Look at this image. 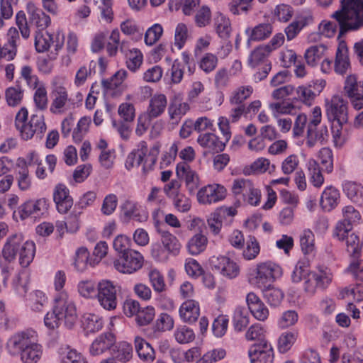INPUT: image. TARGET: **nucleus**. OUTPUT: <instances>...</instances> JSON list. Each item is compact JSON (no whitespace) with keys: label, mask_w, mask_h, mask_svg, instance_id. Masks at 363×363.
<instances>
[{"label":"nucleus","mask_w":363,"mask_h":363,"mask_svg":"<svg viewBox=\"0 0 363 363\" xmlns=\"http://www.w3.org/2000/svg\"><path fill=\"white\" fill-rule=\"evenodd\" d=\"M7 347L11 354L20 355L23 363H37L43 354L38 334L30 328L13 335L8 341Z\"/></svg>","instance_id":"1"},{"label":"nucleus","mask_w":363,"mask_h":363,"mask_svg":"<svg viewBox=\"0 0 363 363\" xmlns=\"http://www.w3.org/2000/svg\"><path fill=\"white\" fill-rule=\"evenodd\" d=\"M52 311L47 313L44 318L46 327L55 329L60 325L72 329L78 318L77 307L72 298L65 291L57 293L54 299Z\"/></svg>","instance_id":"2"},{"label":"nucleus","mask_w":363,"mask_h":363,"mask_svg":"<svg viewBox=\"0 0 363 363\" xmlns=\"http://www.w3.org/2000/svg\"><path fill=\"white\" fill-rule=\"evenodd\" d=\"M340 26V34L363 28V0H340V9L332 14Z\"/></svg>","instance_id":"3"},{"label":"nucleus","mask_w":363,"mask_h":363,"mask_svg":"<svg viewBox=\"0 0 363 363\" xmlns=\"http://www.w3.org/2000/svg\"><path fill=\"white\" fill-rule=\"evenodd\" d=\"M35 252V245L32 241H24L21 233L9 236L3 248L4 257L11 262L19 255V264L23 267H27L33 261Z\"/></svg>","instance_id":"4"},{"label":"nucleus","mask_w":363,"mask_h":363,"mask_svg":"<svg viewBox=\"0 0 363 363\" xmlns=\"http://www.w3.org/2000/svg\"><path fill=\"white\" fill-rule=\"evenodd\" d=\"M321 109L318 106L313 108L307 126L306 144L308 147H313L317 143L324 145L329 138L328 129L326 125L318 127L321 122Z\"/></svg>","instance_id":"5"},{"label":"nucleus","mask_w":363,"mask_h":363,"mask_svg":"<svg viewBox=\"0 0 363 363\" xmlns=\"http://www.w3.org/2000/svg\"><path fill=\"white\" fill-rule=\"evenodd\" d=\"M64 84L65 78L62 77H55L52 80L50 111L53 114H62L69 108L70 99Z\"/></svg>","instance_id":"6"},{"label":"nucleus","mask_w":363,"mask_h":363,"mask_svg":"<svg viewBox=\"0 0 363 363\" xmlns=\"http://www.w3.org/2000/svg\"><path fill=\"white\" fill-rule=\"evenodd\" d=\"M120 286L109 280H101L97 284L96 298L106 311H114L118 306V293Z\"/></svg>","instance_id":"7"},{"label":"nucleus","mask_w":363,"mask_h":363,"mask_svg":"<svg viewBox=\"0 0 363 363\" xmlns=\"http://www.w3.org/2000/svg\"><path fill=\"white\" fill-rule=\"evenodd\" d=\"M282 275L281 267L272 261L259 262L256 265L255 283L259 288H265Z\"/></svg>","instance_id":"8"},{"label":"nucleus","mask_w":363,"mask_h":363,"mask_svg":"<svg viewBox=\"0 0 363 363\" xmlns=\"http://www.w3.org/2000/svg\"><path fill=\"white\" fill-rule=\"evenodd\" d=\"M65 41L64 34L58 31L52 35L50 33L43 30H38L35 35V47L38 52H44L48 51L52 46L54 47L55 53L53 58L58 54V52L62 48Z\"/></svg>","instance_id":"9"},{"label":"nucleus","mask_w":363,"mask_h":363,"mask_svg":"<svg viewBox=\"0 0 363 363\" xmlns=\"http://www.w3.org/2000/svg\"><path fill=\"white\" fill-rule=\"evenodd\" d=\"M143 256L136 250H130L124 255H118L113 261L114 268L121 273L133 274L143 265Z\"/></svg>","instance_id":"10"},{"label":"nucleus","mask_w":363,"mask_h":363,"mask_svg":"<svg viewBox=\"0 0 363 363\" xmlns=\"http://www.w3.org/2000/svg\"><path fill=\"white\" fill-rule=\"evenodd\" d=\"M343 91L354 108L359 110L363 108V82L359 81L355 74L346 77Z\"/></svg>","instance_id":"11"},{"label":"nucleus","mask_w":363,"mask_h":363,"mask_svg":"<svg viewBox=\"0 0 363 363\" xmlns=\"http://www.w3.org/2000/svg\"><path fill=\"white\" fill-rule=\"evenodd\" d=\"M343 220L339 221L334 231V236L341 240L345 238L352 228V225L360 219L359 213L352 206H347L342 209Z\"/></svg>","instance_id":"12"},{"label":"nucleus","mask_w":363,"mask_h":363,"mask_svg":"<svg viewBox=\"0 0 363 363\" xmlns=\"http://www.w3.org/2000/svg\"><path fill=\"white\" fill-rule=\"evenodd\" d=\"M210 263L213 269L228 279H234L240 274V267L226 256L212 257Z\"/></svg>","instance_id":"13"},{"label":"nucleus","mask_w":363,"mask_h":363,"mask_svg":"<svg viewBox=\"0 0 363 363\" xmlns=\"http://www.w3.org/2000/svg\"><path fill=\"white\" fill-rule=\"evenodd\" d=\"M251 363H273L274 350L268 341L253 344L248 350Z\"/></svg>","instance_id":"14"},{"label":"nucleus","mask_w":363,"mask_h":363,"mask_svg":"<svg viewBox=\"0 0 363 363\" xmlns=\"http://www.w3.org/2000/svg\"><path fill=\"white\" fill-rule=\"evenodd\" d=\"M46 129L44 116L43 115L33 114L20 132L21 136L25 140L31 139L34 135H35L37 139L41 140Z\"/></svg>","instance_id":"15"},{"label":"nucleus","mask_w":363,"mask_h":363,"mask_svg":"<svg viewBox=\"0 0 363 363\" xmlns=\"http://www.w3.org/2000/svg\"><path fill=\"white\" fill-rule=\"evenodd\" d=\"M327 114L328 118L336 121L340 127L347 122V106L341 96H333L330 103L327 105Z\"/></svg>","instance_id":"16"},{"label":"nucleus","mask_w":363,"mask_h":363,"mask_svg":"<svg viewBox=\"0 0 363 363\" xmlns=\"http://www.w3.org/2000/svg\"><path fill=\"white\" fill-rule=\"evenodd\" d=\"M226 190L223 186L213 184L201 188L197 193V199L200 203L211 204L223 200L225 197Z\"/></svg>","instance_id":"17"},{"label":"nucleus","mask_w":363,"mask_h":363,"mask_svg":"<svg viewBox=\"0 0 363 363\" xmlns=\"http://www.w3.org/2000/svg\"><path fill=\"white\" fill-rule=\"evenodd\" d=\"M48 206V200L45 198L28 200L21 206L19 214L21 219H26L30 216L37 217L45 213Z\"/></svg>","instance_id":"18"},{"label":"nucleus","mask_w":363,"mask_h":363,"mask_svg":"<svg viewBox=\"0 0 363 363\" xmlns=\"http://www.w3.org/2000/svg\"><path fill=\"white\" fill-rule=\"evenodd\" d=\"M116 342V337L112 333H104L92 342L89 347V352L92 356L102 354L107 350H113Z\"/></svg>","instance_id":"19"},{"label":"nucleus","mask_w":363,"mask_h":363,"mask_svg":"<svg viewBox=\"0 0 363 363\" xmlns=\"http://www.w3.org/2000/svg\"><path fill=\"white\" fill-rule=\"evenodd\" d=\"M176 172L178 177L184 180L189 194H193L199 186V177L197 173L185 162L177 164Z\"/></svg>","instance_id":"20"},{"label":"nucleus","mask_w":363,"mask_h":363,"mask_svg":"<svg viewBox=\"0 0 363 363\" xmlns=\"http://www.w3.org/2000/svg\"><path fill=\"white\" fill-rule=\"evenodd\" d=\"M53 199L60 213H66L73 206V199L68 188L62 184H57L53 192Z\"/></svg>","instance_id":"21"},{"label":"nucleus","mask_w":363,"mask_h":363,"mask_svg":"<svg viewBox=\"0 0 363 363\" xmlns=\"http://www.w3.org/2000/svg\"><path fill=\"white\" fill-rule=\"evenodd\" d=\"M235 214V209L233 207H220L212 213L207 220L208 225L215 235L219 233L224 220Z\"/></svg>","instance_id":"22"},{"label":"nucleus","mask_w":363,"mask_h":363,"mask_svg":"<svg viewBox=\"0 0 363 363\" xmlns=\"http://www.w3.org/2000/svg\"><path fill=\"white\" fill-rule=\"evenodd\" d=\"M333 67L335 72L340 75L346 74L350 69L349 50L345 41L340 42L338 45Z\"/></svg>","instance_id":"23"},{"label":"nucleus","mask_w":363,"mask_h":363,"mask_svg":"<svg viewBox=\"0 0 363 363\" xmlns=\"http://www.w3.org/2000/svg\"><path fill=\"white\" fill-rule=\"evenodd\" d=\"M246 302L252 315L260 321H264L269 316V310L262 300L253 292L247 294Z\"/></svg>","instance_id":"24"},{"label":"nucleus","mask_w":363,"mask_h":363,"mask_svg":"<svg viewBox=\"0 0 363 363\" xmlns=\"http://www.w3.org/2000/svg\"><path fill=\"white\" fill-rule=\"evenodd\" d=\"M189 110V104L183 101L180 96H174L170 99L168 114L170 120L174 123H178Z\"/></svg>","instance_id":"25"},{"label":"nucleus","mask_w":363,"mask_h":363,"mask_svg":"<svg viewBox=\"0 0 363 363\" xmlns=\"http://www.w3.org/2000/svg\"><path fill=\"white\" fill-rule=\"evenodd\" d=\"M27 8L30 23L34 24L39 30H43L50 26V17L41 9L36 7L33 3H28Z\"/></svg>","instance_id":"26"},{"label":"nucleus","mask_w":363,"mask_h":363,"mask_svg":"<svg viewBox=\"0 0 363 363\" xmlns=\"http://www.w3.org/2000/svg\"><path fill=\"white\" fill-rule=\"evenodd\" d=\"M134 345L140 360L147 363H152L155 360V350L144 338L136 336L134 339Z\"/></svg>","instance_id":"27"},{"label":"nucleus","mask_w":363,"mask_h":363,"mask_svg":"<svg viewBox=\"0 0 363 363\" xmlns=\"http://www.w3.org/2000/svg\"><path fill=\"white\" fill-rule=\"evenodd\" d=\"M197 143L208 151L214 152H221L225 147V142H223L217 135L211 133L200 134L197 138Z\"/></svg>","instance_id":"28"},{"label":"nucleus","mask_w":363,"mask_h":363,"mask_svg":"<svg viewBox=\"0 0 363 363\" xmlns=\"http://www.w3.org/2000/svg\"><path fill=\"white\" fill-rule=\"evenodd\" d=\"M199 315V305L194 300L186 301L179 308V315L183 321L186 323H194L198 319Z\"/></svg>","instance_id":"29"},{"label":"nucleus","mask_w":363,"mask_h":363,"mask_svg":"<svg viewBox=\"0 0 363 363\" xmlns=\"http://www.w3.org/2000/svg\"><path fill=\"white\" fill-rule=\"evenodd\" d=\"M274 27L272 23L266 22L261 23L253 28H248L245 33L249 37V40L261 41L269 38L273 33Z\"/></svg>","instance_id":"30"},{"label":"nucleus","mask_w":363,"mask_h":363,"mask_svg":"<svg viewBox=\"0 0 363 363\" xmlns=\"http://www.w3.org/2000/svg\"><path fill=\"white\" fill-rule=\"evenodd\" d=\"M167 105V99L164 94H157L151 97L146 113L152 118L160 116L165 111Z\"/></svg>","instance_id":"31"},{"label":"nucleus","mask_w":363,"mask_h":363,"mask_svg":"<svg viewBox=\"0 0 363 363\" xmlns=\"http://www.w3.org/2000/svg\"><path fill=\"white\" fill-rule=\"evenodd\" d=\"M340 201V194L337 189L330 186L323 191L320 201L322 208L325 211L334 209Z\"/></svg>","instance_id":"32"},{"label":"nucleus","mask_w":363,"mask_h":363,"mask_svg":"<svg viewBox=\"0 0 363 363\" xmlns=\"http://www.w3.org/2000/svg\"><path fill=\"white\" fill-rule=\"evenodd\" d=\"M82 325L86 333H95L104 326L102 317L92 313H86L82 317Z\"/></svg>","instance_id":"33"},{"label":"nucleus","mask_w":363,"mask_h":363,"mask_svg":"<svg viewBox=\"0 0 363 363\" xmlns=\"http://www.w3.org/2000/svg\"><path fill=\"white\" fill-rule=\"evenodd\" d=\"M343 191L352 202L363 206V186L354 182H345Z\"/></svg>","instance_id":"34"},{"label":"nucleus","mask_w":363,"mask_h":363,"mask_svg":"<svg viewBox=\"0 0 363 363\" xmlns=\"http://www.w3.org/2000/svg\"><path fill=\"white\" fill-rule=\"evenodd\" d=\"M160 235V241L163 245L164 249L170 254L176 256L179 253L181 244L176 236L168 231L159 230Z\"/></svg>","instance_id":"35"},{"label":"nucleus","mask_w":363,"mask_h":363,"mask_svg":"<svg viewBox=\"0 0 363 363\" xmlns=\"http://www.w3.org/2000/svg\"><path fill=\"white\" fill-rule=\"evenodd\" d=\"M17 167L18 170L17 172L16 179L18 188L21 191H26L29 189L31 186V179L29 176L28 168H27L26 160L24 159H18Z\"/></svg>","instance_id":"36"},{"label":"nucleus","mask_w":363,"mask_h":363,"mask_svg":"<svg viewBox=\"0 0 363 363\" xmlns=\"http://www.w3.org/2000/svg\"><path fill=\"white\" fill-rule=\"evenodd\" d=\"M116 359L121 362H129L133 354V350L131 344L128 342L122 341L115 344L113 349Z\"/></svg>","instance_id":"37"},{"label":"nucleus","mask_w":363,"mask_h":363,"mask_svg":"<svg viewBox=\"0 0 363 363\" xmlns=\"http://www.w3.org/2000/svg\"><path fill=\"white\" fill-rule=\"evenodd\" d=\"M148 279L154 291L161 294L166 291L167 285L164 276L157 269H151L148 272Z\"/></svg>","instance_id":"38"},{"label":"nucleus","mask_w":363,"mask_h":363,"mask_svg":"<svg viewBox=\"0 0 363 363\" xmlns=\"http://www.w3.org/2000/svg\"><path fill=\"white\" fill-rule=\"evenodd\" d=\"M307 166L311 183L315 187L320 188L324 182V177L318 163L315 160L311 159L308 160Z\"/></svg>","instance_id":"39"},{"label":"nucleus","mask_w":363,"mask_h":363,"mask_svg":"<svg viewBox=\"0 0 363 363\" xmlns=\"http://www.w3.org/2000/svg\"><path fill=\"white\" fill-rule=\"evenodd\" d=\"M208 240L201 233H196L188 242L187 248L190 254L196 255L204 251Z\"/></svg>","instance_id":"40"},{"label":"nucleus","mask_w":363,"mask_h":363,"mask_svg":"<svg viewBox=\"0 0 363 363\" xmlns=\"http://www.w3.org/2000/svg\"><path fill=\"white\" fill-rule=\"evenodd\" d=\"M253 93V88L250 85L240 86L233 90L229 97L230 104H245Z\"/></svg>","instance_id":"41"},{"label":"nucleus","mask_w":363,"mask_h":363,"mask_svg":"<svg viewBox=\"0 0 363 363\" xmlns=\"http://www.w3.org/2000/svg\"><path fill=\"white\" fill-rule=\"evenodd\" d=\"M300 245L305 255H313L315 250V237L309 229L304 230L300 235Z\"/></svg>","instance_id":"42"},{"label":"nucleus","mask_w":363,"mask_h":363,"mask_svg":"<svg viewBox=\"0 0 363 363\" xmlns=\"http://www.w3.org/2000/svg\"><path fill=\"white\" fill-rule=\"evenodd\" d=\"M327 50L326 46L323 44L310 47L305 52V58L308 65L315 66L324 56Z\"/></svg>","instance_id":"43"},{"label":"nucleus","mask_w":363,"mask_h":363,"mask_svg":"<svg viewBox=\"0 0 363 363\" xmlns=\"http://www.w3.org/2000/svg\"><path fill=\"white\" fill-rule=\"evenodd\" d=\"M319 289H325L332 282L333 275L330 269L320 267L317 272H313Z\"/></svg>","instance_id":"44"},{"label":"nucleus","mask_w":363,"mask_h":363,"mask_svg":"<svg viewBox=\"0 0 363 363\" xmlns=\"http://www.w3.org/2000/svg\"><path fill=\"white\" fill-rule=\"evenodd\" d=\"M346 239V249L347 252L351 257L358 258L360 256L361 250L362 247V242L359 240L358 235L354 233L349 235L345 234V238Z\"/></svg>","instance_id":"45"},{"label":"nucleus","mask_w":363,"mask_h":363,"mask_svg":"<svg viewBox=\"0 0 363 363\" xmlns=\"http://www.w3.org/2000/svg\"><path fill=\"white\" fill-rule=\"evenodd\" d=\"M272 52L265 45L256 48L250 54L248 62L252 67H256L261 62H264Z\"/></svg>","instance_id":"46"},{"label":"nucleus","mask_w":363,"mask_h":363,"mask_svg":"<svg viewBox=\"0 0 363 363\" xmlns=\"http://www.w3.org/2000/svg\"><path fill=\"white\" fill-rule=\"evenodd\" d=\"M214 26L216 33L221 38L226 39L230 37L231 33V24L229 18L223 15H219L215 18Z\"/></svg>","instance_id":"47"},{"label":"nucleus","mask_w":363,"mask_h":363,"mask_svg":"<svg viewBox=\"0 0 363 363\" xmlns=\"http://www.w3.org/2000/svg\"><path fill=\"white\" fill-rule=\"evenodd\" d=\"M252 185L253 183L249 179H238L233 181L231 190L235 196H240L245 200Z\"/></svg>","instance_id":"48"},{"label":"nucleus","mask_w":363,"mask_h":363,"mask_svg":"<svg viewBox=\"0 0 363 363\" xmlns=\"http://www.w3.org/2000/svg\"><path fill=\"white\" fill-rule=\"evenodd\" d=\"M297 337V333L292 331H286L281 334L278 339V350L281 353L288 352Z\"/></svg>","instance_id":"49"},{"label":"nucleus","mask_w":363,"mask_h":363,"mask_svg":"<svg viewBox=\"0 0 363 363\" xmlns=\"http://www.w3.org/2000/svg\"><path fill=\"white\" fill-rule=\"evenodd\" d=\"M260 252L259 242L254 236H250L246 247L242 251V257L245 260L255 259Z\"/></svg>","instance_id":"50"},{"label":"nucleus","mask_w":363,"mask_h":363,"mask_svg":"<svg viewBox=\"0 0 363 363\" xmlns=\"http://www.w3.org/2000/svg\"><path fill=\"white\" fill-rule=\"evenodd\" d=\"M126 65L132 72H135L139 69L143 63V56L138 49L130 50L126 53Z\"/></svg>","instance_id":"51"},{"label":"nucleus","mask_w":363,"mask_h":363,"mask_svg":"<svg viewBox=\"0 0 363 363\" xmlns=\"http://www.w3.org/2000/svg\"><path fill=\"white\" fill-rule=\"evenodd\" d=\"M249 323L247 311L243 307L235 308L233 315V325L237 331L242 330Z\"/></svg>","instance_id":"52"},{"label":"nucleus","mask_w":363,"mask_h":363,"mask_svg":"<svg viewBox=\"0 0 363 363\" xmlns=\"http://www.w3.org/2000/svg\"><path fill=\"white\" fill-rule=\"evenodd\" d=\"M28 274L25 272L18 273L13 279L12 285L20 296H25L28 291Z\"/></svg>","instance_id":"53"},{"label":"nucleus","mask_w":363,"mask_h":363,"mask_svg":"<svg viewBox=\"0 0 363 363\" xmlns=\"http://www.w3.org/2000/svg\"><path fill=\"white\" fill-rule=\"evenodd\" d=\"M47 300V297L42 291L36 290L30 294L29 306L33 311L39 312L43 310Z\"/></svg>","instance_id":"54"},{"label":"nucleus","mask_w":363,"mask_h":363,"mask_svg":"<svg viewBox=\"0 0 363 363\" xmlns=\"http://www.w3.org/2000/svg\"><path fill=\"white\" fill-rule=\"evenodd\" d=\"M266 330L260 324H255L251 325L245 333V337L247 340L257 341L256 343H262L267 341L265 339Z\"/></svg>","instance_id":"55"},{"label":"nucleus","mask_w":363,"mask_h":363,"mask_svg":"<svg viewBox=\"0 0 363 363\" xmlns=\"http://www.w3.org/2000/svg\"><path fill=\"white\" fill-rule=\"evenodd\" d=\"M174 337L179 343L186 344L194 340L195 334L192 329L186 325H182L176 329Z\"/></svg>","instance_id":"56"},{"label":"nucleus","mask_w":363,"mask_h":363,"mask_svg":"<svg viewBox=\"0 0 363 363\" xmlns=\"http://www.w3.org/2000/svg\"><path fill=\"white\" fill-rule=\"evenodd\" d=\"M23 96V90L18 86L9 87L6 91V99L10 106H18Z\"/></svg>","instance_id":"57"},{"label":"nucleus","mask_w":363,"mask_h":363,"mask_svg":"<svg viewBox=\"0 0 363 363\" xmlns=\"http://www.w3.org/2000/svg\"><path fill=\"white\" fill-rule=\"evenodd\" d=\"M33 100L36 108L39 110H45L48 107L47 90L43 85L37 86L33 96Z\"/></svg>","instance_id":"58"},{"label":"nucleus","mask_w":363,"mask_h":363,"mask_svg":"<svg viewBox=\"0 0 363 363\" xmlns=\"http://www.w3.org/2000/svg\"><path fill=\"white\" fill-rule=\"evenodd\" d=\"M188 37V28L186 25L183 23H179L175 28L174 45L179 50H181L185 45Z\"/></svg>","instance_id":"59"},{"label":"nucleus","mask_w":363,"mask_h":363,"mask_svg":"<svg viewBox=\"0 0 363 363\" xmlns=\"http://www.w3.org/2000/svg\"><path fill=\"white\" fill-rule=\"evenodd\" d=\"M264 298L272 306H279L284 298V293L277 288H267L264 292Z\"/></svg>","instance_id":"60"},{"label":"nucleus","mask_w":363,"mask_h":363,"mask_svg":"<svg viewBox=\"0 0 363 363\" xmlns=\"http://www.w3.org/2000/svg\"><path fill=\"white\" fill-rule=\"evenodd\" d=\"M150 254L152 257L157 262H165L170 255L166 249H164L163 245L160 240L151 245Z\"/></svg>","instance_id":"61"},{"label":"nucleus","mask_w":363,"mask_h":363,"mask_svg":"<svg viewBox=\"0 0 363 363\" xmlns=\"http://www.w3.org/2000/svg\"><path fill=\"white\" fill-rule=\"evenodd\" d=\"M218 57L213 53H206L199 62V67L206 73L213 71L218 65Z\"/></svg>","instance_id":"62"},{"label":"nucleus","mask_w":363,"mask_h":363,"mask_svg":"<svg viewBox=\"0 0 363 363\" xmlns=\"http://www.w3.org/2000/svg\"><path fill=\"white\" fill-rule=\"evenodd\" d=\"M78 291L84 298L96 297L97 286L90 280L82 281L78 284Z\"/></svg>","instance_id":"63"},{"label":"nucleus","mask_w":363,"mask_h":363,"mask_svg":"<svg viewBox=\"0 0 363 363\" xmlns=\"http://www.w3.org/2000/svg\"><path fill=\"white\" fill-rule=\"evenodd\" d=\"M61 363H88L86 358L74 349H69L62 355Z\"/></svg>","instance_id":"64"}]
</instances>
